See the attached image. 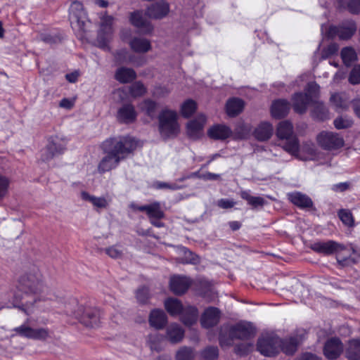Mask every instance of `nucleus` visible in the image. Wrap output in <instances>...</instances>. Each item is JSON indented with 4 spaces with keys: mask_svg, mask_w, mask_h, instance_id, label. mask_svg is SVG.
<instances>
[{
    "mask_svg": "<svg viewBox=\"0 0 360 360\" xmlns=\"http://www.w3.org/2000/svg\"><path fill=\"white\" fill-rule=\"evenodd\" d=\"M253 347L252 344L250 343H242L240 345H238L235 347V352L236 354L243 356L248 354Z\"/></svg>",
    "mask_w": 360,
    "mask_h": 360,
    "instance_id": "57",
    "label": "nucleus"
},
{
    "mask_svg": "<svg viewBox=\"0 0 360 360\" xmlns=\"http://www.w3.org/2000/svg\"><path fill=\"white\" fill-rule=\"evenodd\" d=\"M169 11V4L165 0H159L148 6L145 14L151 19L160 20L165 18Z\"/></svg>",
    "mask_w": 360,
    "mask_h": 360,
    "instance_id": "12",
    "label": "nucleus"
},
{
    "mask_svg": "<svg viewBox=\"0 0 360 360\" xmlns=\"http://www.w3.org/2000/svg\"><path fill=\"white\" fill-rule=\"evenodd\" d=\"M330 100L337 109H345L347 106L345 99L340 94H333Z\"/></svg>",
    "mask_w": 360,
    "mask_h": 360,
    "instance_id": "49",
    "label": "nucleus"
},
{
    "mask_svg": "<svg viewBox=\"0 0 360 360\" xmlns=\"http://www.w3.org/2000/svg\"><path fill=\"white\" fill-rule=\"evenodd\" d=\"M310 248L314 252L329 255L333 254L337 255L338 262L342 266H348L354 263V261L351 257H342L340 253L346 250L345 246L335 240L328 241H318L310 245Z\"/></svg>",
    "mask_w": 360,
    "mask_h": 360,
    "instance_id": "4",
    "label": "nucleus"
},
{
    "mask_svg": "<svg viewBox=\"0 0 360 360\" xmlns=\"http://www.w3.org/2000/svg\"><path fill=\"white\" fill-rule=\"evenodd\" d=\"M281 339L278 337L264 335L259 338L257 349L262 355L274 356L279 352V342Z\"/></svg>",
    "mask_w": 360,
    "mask_h": 360,
    "instance_id": "9",
    "label": "nucleus"
},
{
    "mask_svg": "<svg viewBox=\"0 0 360 360\" xmlns=\"http://www.w3.org/2000/svg\"><path fill=\"white\" fill-rule=\"evenodd\" d=\"M338 217L342 222L349 227H352L354 225V220L352 212L349 210L341 209L339 210Z\"/></svg>",
    "mask_w": 360,
    "mask_h": 360,
    "instance_id": "43",
    "label": "nucleus"
},
{
    "mask_svg": "<svg viewBox=\"0 0 360 360\" xmlns=\"http://www.w3.org/2000/svg\"><path fill=\"white\" fill-rule=\"evenodd\" d=\"M345 356L348 360H360L359 339H353L348 342L345 349Z\"/></svg>",
    "mask_w": 360,
    "mask_h": 360,
    "instance_id": "31",
    "label": "nucleus"
},
{
    "mask_svg": "<svg viewBox=\"0 0 360 360\" xmlns=\"http://www.w3.org/2000/svg\"><path fill=\"white\" fill-rule=\"evenodd\" d=\"M292 107L294 110L300 114L304 113L309 104L313 103L310 95L305 93L295 94L292 98Z\"/></svg>",
    "mask_w": 360,
    "mask_h": 360,
    "instance_id": "21",
    "label": "nucleus"
},
{
    "mask_svg": "<svg viewBox=\"0 0 360 360\" xmlns=\"http://www.w3.org/2000/svg\"><path fill=\"white\" fill-rule=\"evenodd\" d=\"M244 105L243 100L236 98H231L226 103V112L230 117H235L242 112Z\"/></svg>",
    "mask_w": 360,
    "mask_h": 360,
    "instance_id": "36",
    "label": "nucleus"
},
{
    "mask_svg": "<svg viewBox=\"0 0 360 360\" xmlns=\"http://www.w3.org/2000/svg\"><path fill=\"white\" fill-rule=\"evenodd\" d=\"M137 141L131 136H117L103 141L102 148L107 155L98 165L100 174L115 169L120 162L128 157L136 148Z\"/></svg>",
    "mask_w": 360,
    "mask_h": 360,
    "instance_id": "1",
    "label": "nucleus"
},
{
    "mask_svg": "<svg viewBox=\"0 0 360 360\" xmlns=\"http://www.w3.org/2000/svg\"><path fill=\"white\" fill-rule=\"evenodd\" d=\"M105 252L111 258H120L122 255V250L117 246L113 245L105 249Z\"/></svg>",
    "mask_w": 360,
    "mask_h": 360,
    "instance_id": "55",
    "label": "nucleus"
},
{
    "mask_svg": "<svg viewBox=\"0 0 360 360\" xmlns=\"http://www.w3.org/2000/svg\"><path fill=\"white\" fill-rule=\"evenodd\" d=\"M206 117L204 115H199L195 119L188 122L186 129L187 134L191 139L198 138L202 132Z\"/></svg>",
    "mask_w": 360,
    "mask_h": 360,
    "instance_id": "19",
    "label": "nucleus"
},
{
    "mask_svg": "<svg viewBox=\"0 0 360 360\" xmlns=\"http://www.w3.org/2000/svg\"><path fill=\"white\" fill-rule=\"evenodd\" d=\"M289 110V102L284 99H278L272 103L271 112L272 117L276 119H280L287 115Z\"/></svg>",
    "mask_w": 360,
    "mask_h": 360,
    "instance_id": "25",
    "label": "nucleus"
},
{
    "mask_svg": "<svg viewBox=\"0 0 360 360\" xmlns=\"http://www.w3.org/2000/svg\"><path fill=\"white\" fill-rule=\"evenodd\" d=\"M146 87L140 81L134 82L129 86V94L134 98L143 96L146 94Z\"/></svg>",
    "mask_w": 360,
    "mask_h": 360,
    "instance_id": "41",
    "label": "nucleus"
},
{
    "mask_svg": "<svg viewBox=\"0 0 360 360\" xmlns=\"http://www.w3.org/2000/svg\"><path fill=\"white\" fill-rule=\"evenodd\" d=\"M157 106V103L151 99H145L139 104L140 110L151 118L155 115Z\"/></svg>",
    "mask_w": 360,
    "mask_h": 360,
    "instance_id": "39",
    "label": "nucleus"
},
{
    "mask_svg": "<svg viewBox=\"0 0 360 360\" xmlns=\"http://www.w3.org/2000/svg\"><path fill=\"white\" fill-rule=\"evenodd\" d=\"M273 126L269 122H262L255 130V137L261 141H266L273 134Z\"/></svg>",
    "mask_w": 360,
    "mask_h": 360,
    "instance_id": "29",
    "label": "nucleus"
},
{
    "mask_svg": "<svg viewBox=\"0 0 360 360\" xmlns=\"http://www.w3.org/2000/svg\"><path fill=\"white\" fill-rule=\"evenodd\" d=\"M81 198L83 200L91 202L96 210L106 209L109 206V201L105 197H96L86 191L81 193Z\"/></svg>",
    "mask_w": 360,
    "mask_h": 360,
    "instance_id": "27",
    "label": "nucleus"
},
{
    "mask_svg": "<svg viewBox=\"0 0 360 360\" xmlns=\"http://www.w3.org/2000/svg\"><path fill=\"white\" fill-rule=\"evenodd\" d=\"M343 352V345L338 338L328 339L323 347V354L329 360H333L340 356Z\"/></svg>",
    "mask_w": 360,
    "mask_h": 360,
    "instance_id": "14",
    "label": "nucleus"
},
{
    "mask_svg": "<svg viewBox=\"0 0 360 360\" xmlns=\"http://www.w3.org/2000/svg\"><path fill=\"white\" fill-rule=\"evenodd\" d=\"M194 357L193 349L187 347L180 348L176 354V360H192Z\"/></svg>",
    "mask_w": 360,
    "mask_h": 360,
    "instance_id": "44",
    "label": "nucleus"
},
{
    "mask_svg": "<svg viewBox=\"0 0 360 360\" xmlns=\"http://www.w3.org/2000/svg\"><path fill=\"white\" fill-rule=\"evenodd\" d=\"M158 130L160 136L166 140L176 137L180 131L178 114L175 110L165 108L158 115Z\"/></svg>",
    "mask_w": 360,
    "mask_h": 360,
    "instance_id": "3",
    "label": "nucleus"
},
{
    "mask_svg": "<svg viewBox=\"0 0 360 360\" xmlns=\"http://www.w3.org/2000/svg\"><path fill=\"white\" fill-rule=\"evenodd\" d=\"M276 136L279 139L285 140L283 148L290 154L297 156L300 143L297 137L293 133V126L289 121L281 122L276 129Z\"/></svg>",
    "mask_w": 360,
    "mask_h": 360,
    "instance_id": "6",
    "label": "nucleus"
},
{
    "mask_svg": "<svg viewBox=\"0 0 360 360\" xmlns=\"http://www.w3.org/2000/svg\"><path fill=\"white\" fill-rule=\"evenodd\" d=\"M201 356L205 360H215L219 356L218 348L217 347H208L202 352Z\"/></svg>",
    "mask_w": 360,
    "mask_h": 360,
    "instance_id": "48",
    "label": "nucleus"
},
{
    "mask_svg": "<svg viewBox=\"0 0 360 360\" xmlns=\"http://www.w3.org/2000/svg\"><path fill=\"white\" fill-rule=\"evenodd\" d=\"M165 307L171 316L181 315L185 309L180 300L172 297L165 301Z\"/></svg>",
    "mask_w": 360,
    "mask_h": 360,
    "instance_id": "34",
    "label": "nucleus"
},
{
    "mask_svg": "<svg viewBox=\"0 0 360 360\" xmlns=\"http://www.w3.org/2000/svg\"><path fill=\"white\" fill-rule=\"evenodd\" d=\"M130 21L133 25L140 30L144 34L150 33L153 27L151 23L146 20L141 11H135L131 14Z\"/></svg>",
    "mask_w": 360,
    "mask_h": 360,
    "instance_id": "20",
    "label": "nucleus"
},
{
    "mask_svg": "<svg viewBox=\"0 0 360 360\" xmlns=\"http://www.w3.org/2000/svg\"><path fill=\"white\" fill-rule=\"evenodd\" d=\"M30 319H27L25 323L13 329V331L20 336L30 339L32 327L29 326Z\"/></svg>",
    "mask_w": 360,
    "mask_h": 360,
    "instance_id": "47",
    "label": "nucleus"
},
{
    "mask_svg": "<svg viewBox=\"0 0 360 360\" xmlns=\"http://www.w3.org/2000/svg\"><path fill=\"white\" fill-rule=\"evenodd\" d=\"M349 82L352 84H360V65L353 68L349 77Z\"/></svg>",
    "mask_w": 360,
    "mask_h": 360,
    "instance_id": "53",
    "label": "nucleus"
},
{
    "mask_svg": "<svg viewBox=\"0 0 360 360\" xmlns=\"http://www.w3.org/2000/svg\"><path fill=\"white\" fill-rule=\"evenodd\" d=\"M112 18L107 16L102 19L101 33H99L97 41L98 46L103 49H108V41L109 40V36L112 33Z\"/></svg>",
    "mask_w": 360,
    "mask_h": 360,
    "instance_id": "17",
    "label": "nucleus"
},
{
    "mask_svg": "<svg viewBox=\"0 0 360 360\" xmlns=\"http://www.w3.org/2000/svg\"><path fill=\"white\" fill-rule=\"evenodd\" d=\"M184 336V329L177 323H172L167 328L165 337L171 343L176 344L183 340Z\"/></svg>",
    "mask_w": 360,
    "mask_h": 360,
    "instance_id": "24",
    "label": "nucleus"
},
{
    "mask_svg": "<svg viewBox=\"0 0 360 360\" xmlns=\"http://www.w3.org/2000/svg\"><path fill=\"white\" fill-rule=\"evenodd\" d=\"M356 24L353 20L342 22L338 26H330L328 31V35L330 38L338 37L341 40H348L356 32Z\"/></svg>",
    "mask_w": 360,
    "mask_h": 360,
    "instance_id": "8",
    "label": "nucleus"
},
{
    "mask_svg": "<svg viewBox=\"0 0 360 360\" xmlns=\"http://www.w3.org/2000/svg\"><path fill=\"white\" fill-rule=\"evenodd\" d=\"M196 109V103L193 100L188 99L181 105V112L183 117H188L195 112Z\"/></svg>",
    "mask_w": 360,
    "mask_h": 360,
    "instance_id": "42",
    "label": "nucleus"
},
{
    "mask_svg": "<svg viewBox=\"0 0 360 360\" xmlns=\"http://www.w3.org/2000/svg\"><path fill=\"white\" fill-rule=\"evenodd\" d=\"M68 139L63 136H51L48 139V143L41 152V160L44 162L52 160L54 157L63 154L66 150Z\"/></svg>",
    "mask_w": 360,
    "mask_h": 360,
    "instance_id": "7",
    "label": "nucleus"
},
{
    "mask_svg": "<svg viewBox=\"0 0 360 360\" xmlns=\"http://www.w3.org/2000/svg\"><path fill=\"white\" fill-rule=\"evenodd\" d=\"M347 8L351 13L358 14L360 13V0H349L347 4Z\"/></svg>",
    "mask_w": 360,
    "mask_h": 360,
    "instance_id": "58",
    "label": "nucleus"
},
{
    "mask_svg": "<svg viewBox=\"0 0 360 360\" xmlns=\"http://www.w3.org/2000/svg\"><path fill=\"white\" fill-rule=\"evenodd\" d=\"M136 299L139 302L144 304L148 299V288L143 287L137 290Z\"/></svg>",
    "mask_w": 360,
    "mask_h": 360,
    "instance_id": "56",
    "label": "nucleus"
},
{
    "mask_svg": "<svg viewBox=\"0 0 360 360\" xmlns=\"http://www.w3.org/2000/svg\"><path fill=\"white\" fill-rule=\"evenodd\" d=\"M139 211L145 212L150 219H160L165 217L164 212L159 202H154L149 205H143L142 207H139Z\"/></svg>",
    "mask_w": 360,
    "mask_h": 360,
    "instance_id": "26",
    "label": "nucleus"
},
{
    "mask_svg": "<svg viewBox=\"0 0 360 360\" xmlns=\"http://www.w3.org/2000/svg\"><path fill=\"white\" fill-rule=\"evenodd\" d=\"M240 195L243 200H246L252 208L262 207L266 203L264 198L259 196H252L248 191H242L240 193Z\"/></svg>",
    "mask_w": 360,
    "mask_h": 360,
    "instance_id": "38",
    "label": "nucleus"
},
{
    "mask_svg": "<svg viewBox=\"0 0 360 360\" xmlns=\"http://www.w3.org/2000/svg\"><path fill=\"white\" fill-rule=\"evenodd\" d=\"M49 337V330L48 328H32L30 339L37 340H45Z\"/></svg>",
    "mask_w": 360,
    "mask_h": 360,
    "instance_id": "46",
    "label": "nucleus"
},
{
    "mask_svg": "<svg viewBox=\"0 0 360 360\" xmlns=\"http://www.w3.org/2000/svg\"><path fill=\"white\" fill-rule=\"evenodd\" d=\"M74 102L68 98H63L60 102V107L70 109L73 107Z\"/></svg>",
    "mask_w": 360,
    "mask_h": 360,
    "instance_id": "64",
    "label": "nucleus"
},
{
    "mask_svg": "<svg viewBox=\"0 0 360 360\" xmlns=\"http://www.w3.org/2000/svg\"><path fill=\"white\" fill-rule=\"evenodd\" d=\"M10 186V179L3 175H0V198L6 195Z\"/></svg>",
    "mask_w": 360,
    "mask_h": 360,
    "instance_id": "50",
    "label": "nucleus"
},
{
    "mask_svg": "<svg viewBox=\"0 0 360 360\" xmlns=\"http://www.w3.org/2000/svg\"><path fill=\"white\" fill-rule=\"evenodd\" d=\"M220 177L219 174H214L211 172H206L200 176V179H202L204 180H217Z\"/></svg>",
    "mask_w": 360,
    "mask_h": 360,
    "instance_id": "62",
    "label": "nucleus"
},
{
    "mask_svg": "<svg viewBox=\"0 0 360 360\" xmlns=\"http://www.w3.org/2000/svg\"><path fill=\"white\" fill-rule=\"evenodd\" d=\"M184 257L182 258V263L196 264L199 262L198 257L194 255L190 250L185 249L184 251Z\"/></svg>",
    "mask_w": 360,
    "mask_h": 360,
    "instance_id": "54",
    "label": "nucleus"
},
{
    "mask_svg": "<svg viewBox=\"0 0 360 360\" xmlns=\"http://www.w3.org/2000/svg\"><path fill=\"white\" fill-rule=\"evenodd\" d=\"M297 337H290L283 340L281 339L279 342V351L281 350L286 354H292L295 352L298 345Z\"/></svg>",
    "mask_w": 360,
    "mask_h": 360,
    "instance_id": "35",
    "label": "nucleus"
},
{
    "mask_svg": "<svg viewBox=\"0 0 360 360\" xmlns=\"http://www.w3.org/2000/svg\"><path fill=\"white\" fill-rule=\"evenodd\" d=\"M65 312L67 315L74 316L88 327H96L100 321L99 311L93 307L84 308L75 299H72L65 304Z\"/></svg>",
    "mask_w": 360,
    "mask_h": 360,
    "instance_id": "2",
    "label": "nucleus"
},
{
    "mask_svg": "<svg viewBox=\"0 0 360 360\" xmlns=\"http://www.w3.org/2000/svg\"><path fill=\"white\" fill-rule=\"evenodd\" d=\"M165 339V337L162 335L154 333L148 335L147 343L151 350L160 352L163 349L162 342Z\"/></svg>",
    "mask_w": 360,
    "mask_h": 360,
    "instance_id": "37",
    "label": "nucleus"
},
{
    "mask_svg": "<svg viewBox=\"0 0 360 360\" xmlns=\"http://www.w3.org/2000/svg\"><path fill=\"white\" fill-rule=\"evenodd\" d=\"M334 126L337 129H347L352 127V120L347 116H340L335 119Z\"/></svg>",
    "mask_w": 360,
    "mask_h": 360,
    "instance_id": "45",
    "label": "nucleus"
},
{
    "mask_svg": "<svg viewBox=\"0 0 360 360\" xmlns=\"http://www.w3.org/2000/svg\"><path fill=\"white\" fill-rule=\"evenodd\" d=\"M288 200L301 209L311 208L314 203L312 200L306 194L295 191L288 194Z\"/></svg>",
    "mask_w": 360,
    "mask_h": 360,
    "instance_id": "22",
    "label": "nucleus"
},
{
    "mask_svg": "<svg viewBox=\"0 0 360 360\" xmlns=\"http://www.w3.org/2000/svg\"><path fill=\"white\" fill-rule=\"evenodd\" d=\"M339 49V46L336 43H331L322 51L321 58L323 59L335 54Z\"/></svg>",
    "mask_w": 360,
    "mask_h": 360,
    "instance_id": "51",
    "label": "nucleus"
},
{
    "mask_svg": "<svg viewBox=\"0 0 360 360\" xmlns=\"http://www.w3.org/2000/svg\"><path fill=\"white\" fill-rule=\"evenodd\" d=\"M319 146L325 150H336L344 146L343 138L332 131H322L317 136Z\"/></svg>",
    "mask_w": 360,
    "mask_h": 360,
    "instance_id": "10",
    "label": "nucleus"
},
{
    "mask_svg": "<svg viewBox=\"0 0 360 360\" xmlns=\"http://www.w3.org/2000/svg\"><path fill=\"white\" fill-rule=\"evenodd\" d=\"M319 111L320 112V115H317L316 117L320 120H325L328 117V110L327 109L322 105L319 104L316 107V109L315 110V112Z\"/></svg>",
    "mask_w": 360,
    "mask_h": 360,
    "instance_id": "61",
    "label": "nucleus"
},
{
    "mask_svg": "<svg viewBox=\"0 0 360 360\" xmlns=\"http://www.w3.org/2000/svg\"><path fill=\"white\" fill-rule=\"evenodd\" d=\"M148 321L150 326L160 330L166 326L167 317L163 310L155 309L150 311Z\"/></svg>",
    "mask_w": 360,
    "mask_h": 360,
    "instance_id": "23",
    "label": "nucleus"
},
{
    "mask_svg": "<svg viewBox=\"0 0 360 360\" xmlns=\"http://www.w3.org/2000/svg\"><path fill=\"white\" fill-rule=\"evenodd\" d=\"M137 112L132 104L127 103L121 106L117 112V120L124 124H129L136 121Z\"/></svg>",
    "mask_w": 360,
    "mask_h": 360,
    "instance_id": "18",
    "label": "nucleus"
},
{
    "mask_svg": "<svg viewBox=\"0 0 360 360\" xmlns=\"http://www.w3.org/2000/svg\"><path fill=\"white\" fill-rule=\"evenodd\" d=\"M221 312L214 307L207 308L200 318V323L203 328H210L216 326L220 319Z\"/></svg>",
    "mask_w": 360,
    "mask_h": 360,
    "instance_id": "16",
    "label": "nucleus"
},
{
    "mask_svg": "<svg viewBox=\"0 0 360 360\" xmlns=\"http://www.w3.org/2000/svg\"><path fill=\"white\" fill-rule=\"evenodd\" d=\"M297 360H321V359L315 354L307 352L303 354Z\"/></svg>",
    "mask_w": 360,
    "mask_h": 360,
    "instance_id": "63",
    "label": "nucleus"
},
{
    "mask_svg": "<svg viewBox=\"0 0 360 360\" xmlns=\"http://www.w3.org/2000/svg\"><path fill=\"white\" fill-rule=\"evenodd\" d=\"M198 317V311L196 307L187 306L181 315V321L186 326H192L196 323Z\"/></svg>",
    "mask_w": 360,
    "mask_h": 360,
    "instance_id": "32",
    "label": "nucleus"
},
{
    "mask_svg": "<svg viewBox=\"0 0 360 360\" xmlns=\"http://www.w3.org/2000/svg\"><path fill=\"white\" fill-rule=\"evenodd\" d=\"M18 288L25 295L41 293L46 289L43 283L41 275L37 268L25 273L20 278Z\"/></svg>",
    "mask_w": 360,
    "mask_h": 360,
    "instance_id": "5",
    "label": "nucleus"
},
{
    "mask_svg": "<svg viewBox=\"0 0 360 360\" xmlns=\"http://www.w3.org/2000/svg\"><path fill=\"white\" fill-rule=\"evenodd\" d=\"M341 58L346 66H350L357 60V54L355 50L351 46H347L342 49Z\"/></svg>",
    "mask_w": 360,
    "mask_h": 360,
    "instance_id": "40",
    "label": "nucleus"
},
{
    "mask_svg": "<svg viewBox=\"0 0 360 360\" xmlns=\"http://www.w3.org/2000/svg\"><path fill=\"white\" fill-rule=\"evenodd\" d=\"M350 188V183L342 182L332 186V190L335 192H344Z\"/></svg>",
    "mask_w": 360,
    "mask_h": 360,
    "instance_id": "60",
    "label": "nucleus"
},
{
    "mask_svg": "<svg viewBox=\"0 0 360 360\" xmlns=\"http://www.w3.org/2000/svg\"><path fill=\"white\" fill-rule=\"evenodd\" d=\"M319 90V86L315 82L309 83L305 89V94L310 95L312 98L313 103L315 102V98L317 97Z\"/></svg>",
    "mask_w": 360,
    "mask_h": 360,
    "instance_id": "52",
    "label": "nucleus"
},
{
    "mask_svg": "<svg viewBox=\"0 0 360 360\" xmlns=\"http://www.w3.org/2000/svg\"><path fill=\"white\" fill-rule=\"evenodd\" d=\"M191 285V279L183 276H174L171 277L169 281L170 290L176 295L184 294L188 290Z\"/></svg>",
    "mask_w": 360,
    "mask_h": 360,
    "instance_id": "15",
    "label": "nucleus"
},
{
    "mask_svg": "<svg viewBox=\"0 0 360 360\" xmlns=\"http://www.w3.org/2000/svg\"><path fill=\"white\" fill-rule=\"evenodd\" d=\"M115 77L120 83L125 84L135 79L136 73L131 68L122 67L117 70Z\"/></svg>",
    "mask_w": 360,
    "mask_h": 360,
    "instance_id": "33",
    "label": "nucleus"
},
{
    "mask_svg": "<svg viewBox=\"0 0 360 360\" xmlns=\"http://www.w3.org/2000/svg\"><path fill=\"white\" fill-rule=\"evenodd\" d=\"M236 205V202L232 199L222 198L218 200L217 205L223 209H229L233 207Z\"/></svg>",
    "mask_w": 360,
    "mask_h": 360,
    "instance_id": "59",
    "label": "nucleus"
},
{
    "mask_svg": "<svg viewBox=\"0 0 360 360\" xmlns=\"http://www.w3.org/2000/svg\"><path fill=\"white\" fill-rule=\"evenodd\" d=\"M207 133L211 139L224 140L230 136L231 130L225 125L217 124L211 127Z\"/></svg>",
    "mask_w": 360,
    "mask_h": 360,
    "instance_id": "28",
    "label": "nucleus"
},
{
    "mask_svg": "<svg viewBox=\"0 0 360 360\" xmlns=\"http://www.w3.org/2000/svg\"><path fill=\"white\" fill-rule=\"evenodd\" d=\"M69 12V18L72 26L76 25L80 30H84L86 21V14L82 4L77 1H74L70 7Z\"/></svg>",
    "mask_w": 360,
    "mask_h": 360,
    "instance_id": "11",
    "label": "nucleus"
},
{
    "mask_svg": "<svg viewBox=\"0 0 360 360\" xmlns=\"http://www.w3.org/2000/svg\"><path fill=\"white\" fill-rule=\"evenodd\" d=\"M255 335V329L250 323H239L233 326L230 330L232 338L248 340Z\"/></svg>",
    "mask_w": 360,
    "mask_h": 360,
    "instance_id": "13",
    "label": "nucleus"
},
{
    "mask_svg": "<svg viewBox=\"0 0 360 360\" xmlns=\"http://www.w3.org/2000/svg\"><path fill=\"white\" fill-rule=\"evenodd\" d=\"M131 49L136 53H146L151 49L150 41L145 38L134 37L129 41Z\"/></svg>",
    "mask_w": 360,
    "mask_h": 360,
    "instance_id": "30",
    "label": "nucleus"
}]
</instances>
